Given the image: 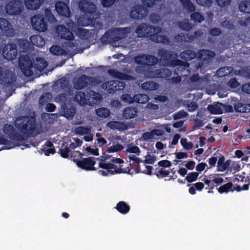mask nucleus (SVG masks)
I'll return each instance as SVG.
<instances>
[{"instance_id":"1","label":"nucleus","mask_w":250,"mask_h":250,"mask_svg":"<svg viewBox=\"0 0 250 250\" xmlns=\"http://www.w3.org/2000/svg\"><path fill=\"white\" fill-rule=\"evenodd\" d=\"M15 125L24 138L34 136L36 129L35 118L31 116H22L18 117Z\"/></svg>"},{"instance_id":"2","label":"nucleus","mask_w":250,"mask_h":250,"mask_svg":"<svg viewBox=\"0 0 250 250\" xmlns=\"http://www.w3.org/2000/svg\"><path fill=\"white\" fill-rule=\"evenodd\" d=\"M79 8L84 15L88 17V20L92 23L98 19L99 15L96 12L97 6L93 2L87 0H81L79 2Z\"/></svg>"},{"instance_id":"3","label":"nucleus","mask_w":250,"mask_h":250,"mask_svg":"<svg viewBox=\"0 0 250 250\" xmlns=\"http://www.w3.org/2000/svg\"><path fill=\"white\" fill-rule=\"evenodd\" d=\"M145 65H142L136 66V71L139 73L145 74L146 76L150 78H167L171 76V72L167 68L157 69L154 70L145 71Z\"/></svg>"},{"instance_id":"4","label":"nucleus","mask_w":250,"mask_h":250,"mask_svg":"<svg viewBox=\"0 0 250 250\" xmlns=\"http://www.w3.org/2000/svg\"><path fill=\"white\" fill-rule=\"evenodd\" d=\"M74 154L76 156H80L82 158V156H83V154L79 151H75ZM73 161L76 163L77 166L82 169L86 171L95 170L96 169L94 167L96 164L95 158L92 157H88L85 158H73Z\"/></svg>"},{"instance_id":"5","label":"nucleus","mask_w":250,"mask_h":250,"mask_svg":"<svg viewBox=\"0 0 250 250\" xmlns=\"http://www.w3.org/2000/svg\"><path fill=\"white\" fill-rule=\"evenodd\" d=\"M3 132L11 140L19 143V146H22L26 148L30 147V145L25 144L26 139L24 136L20 133L16 132L13 125L10 124H5L3 126Z\"/></svg>"},{"instance_id":"6","label":"nucleus","mask_w":250,"mask_h":250,"mask_svg":"<svg viewBox=\"0 0 250 250\" xmlns=\"http://www.w3.org/2000/svg\"><path fill=\"white\" fill-rule=\"evenodd\" d=\"M128 31L126 28H114L106 31L103 37L105 38L108 42L114 43L125 37Z\"/></svg>"},{"instance_id":"7","label":"nucleus","mask_w":250,"mask_h":250,"mask_svg":"<svg viewBox=\"0 0 250 250\" xmlns=\"http://www.w3.org/2000/svg\"><path fill=\"white\" fill-rule=\"evenodd\" d=\"M24 9L22 1L21 0H11L5 5V11L9 16H19Z\"/></svg>"},{"instance_id":"8","label":"nucleus","mask_w":250,"mask_h":250,"mask_svg":"<svg viewBox=\"0 0 250 250\" xmlns=\"http://www.w3.org/2000/svg\"><path fill=\"white\" fill-rule=\"evenodd\" d=\"M91 93H92L91 95L94 96L92 97L93 99L96 101L100 100L101 96L99 93L91 90L89 93L88 92H86V93L82 91L76 92L75 94L74 101L78 103L81 105L86 104L90 99Z\"/></svg>"},{"instance_id":"9","label":"nucleus","mask_w":250,"mask_h":250,"mask_svg":"<svg viewBox=\"0 0 250 250\" xmlns=\"http://www.w3.org/2000/svg\"><path fill=\"white\" fill-rule=\"evenodd\" d=\"M31 22L33 29L39 32H45L47 29V23L42 15H34L31 18Z\"/></svg>"},{"instance_id":"10","label":"nucleus","mask_w":250,"mask_h":250,"mask_svg":"<svg viewBox=\"0 0 250 250\" xmlns=\"http://www.w3.org/2000/svg\"><path fill=\"white\" fill-rule=\"evenodd\" d=\"M158 55L160 57V61L165 66H170L173 60L177 58L178 55L175 52L160 49L158 51Z\"/></svg>"},{"instance_id":"11","label":"nucleus","mask_w":250,"mask_h":250,"mask_svg":"<svg viewBox=\"0 0 250 250\" xmlns=\"http://www.w3.org/2000/svg\"><path fill=\"white\" fill-rule=\"evenodd\" d=\"M135 62L139 64L153 66L158 62V58L151 55L140 54L134 58Z\"/></svg>"},{"instance_id":"12","label":"nucleus","mask_w":250,"mask_h":250,"mask_svg":"<svg viewBox=\"0 0 250 250\" xmlns=\"http://www.w3.org/2000/svg\"><path fill=\"white\" fill-rule=\"evenodd\" d=\"M102 87L105 88L108 93L113 94L116 91L123 90L125 87V84L118 80L110 81L103 83Z\"/></svg>"},{"instance_id":"13","label":"nucleus","mask_w":250,"mask_h":250,"mask_svg":"<svg viewBox=\"0 0 250 250\" xmlns=\"http://www.w3.org/2000/svg\"><path fill=\"white\" fill-rule=\"evenodd\" d=\"M19 67L24 75L31 76L33 72L30 69L32 63L27 56L21 55L19 58Z\"/></svg>"},{"instance_id":"14","label":"nucleus","mask_w":250,"mask_h":250,"mask_svg":"<svg viewBox=\"0 0 250 250\" xmlns=\"http://www.w3.org/2000/svg\"><path fill=\"white\" fill-rule=\"evenodd\" d=\"M154 31L155 28L153 26L147 25L146 23H142L137 27L135 33L138 38H150L152 33Z\"/></svg>"},{"instance_id":"15","label":"nucleus","mask_w":250,"mask_h":250,"mask_svg":"<svg viewBox=\"0 0 250 250\" xmlns=\"http://www.w3.org/2000/svg\"><path fill=\"white\" fill-rule=\"evenodd\" d=\"M2 54L4 59L8 60H13L18 54L17 46L14 43L5 45L2 50Z\"/></svg>"},{"instance_id":"16","label":"nucleus","mask_w":250,"mask_h":250,"mask_svg":"<svg viewBox=\"0 0 250 250\" xmlns=\"http://www.w3.org/2000/svg\"><path fill=\"white\" fill-rule=\"evenodd\" d=\"M148 10L146 8L141 5H136L132 7L130 12V17L131 19L137 20H142L146 17Z\"/></svg>"},{"instance_id":"17","label":"nucleus","mask_w":250,"mask_h":250,"mask_svg":"<svg viewBox=\"0 0 250 250\" xmlns=\"http://www.w3.org/2000/svg\"><path fill=\"white\" fill-rule=\"evenodd\" d=\"M0 30L3 35L11 37L14 35V30L11 24L5 19L0 18Z\"/></svg>"},{"instance_id":"18","label":"nucleus","mask_w":250,"mask_h":250,"mask_svg":"<svg viewBox=\"0 0 250 250\" xmlns=\"http://www.w3.org/2000/svg\"><path fill=\"white\" fill-rule=\"evenodd\" d=\"M231 104L237 112L249 113L250 112V104H248L244 101L235 100Z\"/></svg>"},{"instance_id":"19","label":"nucleus","mask_w":250,"mask_h":250,"mask_svg":"<svg viewBox=\"0 0 250 250\" xmlns=\"http://www.w3.org/2000/svg\"><path fill=\"white\" fill-rule=\"evenodd\" d=\"M55 9L58 14L61 16L69 18L70 16V11L68 6L64 2L57 1L55 3Z\"/></svg>"},{"instance_id":"20","label":"nucleus","mask_w":250,"mask_h":250,"mask_svg":"<svg viewBox=\"0 0 250 250\" xmlns=\"http://www.w3.org/2000/svg\"><path fill=\"white\" fill-rule=\"evenodd\" d=\"M93 79L92 77L82 75L74 83V87L76 89H82L86 87L89 83Z\"/></svg>"},{"instance_id":"21","label":"nucleus","mask_w":250,"mask_h":250,"mask_svg":"<svg viewBox=\"0 0 250 250\" xmlns=\"http://www.w3.org/2000/svg\"><path fill=\"white\" fill-rule=\"evenodd\" d=\"M63 115L67 119H72L76 112V108L70 102L61 106Z\"/></svg>"},{"instance_id":"22","label":"nucleus","mask_w":250,"mask_h":250,"mask_svg":"<svg viewBox=\"0 0 250 250\" xmlns=\"http://www.w3.org/2000/svg\"><path fill=\"white\" fill-rule=\"evenodd\" d=\"M59 33L61 39L66 40L68 41H73L74 39L73 34L68 28L64 25H60L59 26Z\"/></svg>"},{"instance_id":"23","label":"nucleus","mask_w":250,"mask_h":250,"mask_svg":"<svg viewBox=\"0 0 250 250\" xmlns=\"http://www.w3.org/2000/svg\"><path fill=\"white\" fill-rule=\"evenodd\" d=\"M43 1V0H24V2L28 10H35L40 7Z\"/></svg>"},{"instance_id":"24","label":"nucleus","mask_w":250,"mask_h":250,"mask_svg":"<svg viewBox=\"0 0 250 250\" xmlns=\"http://www.w3.org/2000/svg\"><path fill=\"white\" fill-rule=\"evenodd\" d=\"M150 39L157 43H161L164 44H168L170 42L169 39L166 36L159 35L158 33H152Z\"/></svg>"},{"instance_id":"25","label":"nucleus","mask_w":250,"mask_h":250,"mask_svg":"<svg viewBox=\"0 0 250 250\" xmlns=\"http://www.w3.org/2000/svg\"><path fill=\"white\" fill-rule=\"evenodd\" d=\"M138 113V109L135 107H127L125 108L123 113V116L125 119H130L135 118Z\"/></svg>"},{"instance_id":"26","label":"nucleus","mask_w":250,"mask_h":250,"mask_svg":"<svg viewBox=\"0 0 250 250\" xmlns=\"http://www.w3.org/2000/svg\"><path fill=\"white\" fill-rule=\"evenodd\" d=\"M30 42L34 46L42 47L45 44V41L42 36L39 35H33L30 37Z\"/></svg>"},{"instance_id":"27","label":"nucleus","mask_w":250,"mask_h":250,"mask_svg":"<svg viewBox=\"0 0 250 250\" xmlns=\"http://www.w3.org/2000/svg\"><path fill=\"white\" fill-rule=\"evenodd\" d=\"M196 53L190 49H187L183 51L180 54V57L183 60L186 61H190L196 57Z\"/></svg>"},{"instance_id":"28","label":"nucleus","mask_w":250,"mask_h":250,"mask_svg":"<svg viewBox=\"0 0 250 250\" xmlns=\"http://www.w3.org/2000/svg\"><path fill=\"white\" fill-rule=\"evenodd\" d=\"M222 105V103L218 102L216 104L208 105L207 108L211 114H221L223 113Z\"/></svg>"},{"instance_id":"29","label":"nucleus","mask_w":250,"mask_h":250,"mask_svg":"<svg viewBox=\"0 0 250 250\" xmlns=\"http://www.w3.org/2000/svg\"><path fill=\"white\" fill-rule=\"evenodd\" d=\"M34 66L36 70L41 72L47 66V62L44 58L37 57Z\"/></svg>"},{"instance_id":"30","label":"nucleus","mask_w":250,"mask_h":250,"mask_svg":"<svg viewBox=\"0 0 250 250\" xmlns=\"http://www.w3.org/2000/svg\"><path fill=\"white\" fill-rule=\"evenodd\" d=\"M215 54L209 50H201L199 53V58L203 61H207L214 57Z\"/></svg>"},{"instance_id":"31","label":"nucleus","mask_w":250,"mask_h":250,"mask_svg":"<svg viewBox=\"0 0 250 250\" xmlns=\"http://www.w3.org/2000/svg\"><path fill=\"white\" fill-rule=\"evenodd\" d=\"M115 208L122 214L127 213L130 210V207L124 201H120L118 202Z\"/></svg>"},{"instance_id":"32","label":"nucleus","mask_w":250,"mask_h":250,"mask_svg":"<svg viewBox=\"0 0 250 250\" xmlns=\"http://www.w3.org/2000/svg\"><path fill=\"white\" fill-rule=\"evenodd\" d=\"M141 87L146 91H154L159 88V84L154 82H146L142 83Z\"/></svg>"},{"instance_id":"33","label":"nucleus","mask_w":250,"mask_h":250,"mask_svg":"<svg viewBox=\"0 0 250 250\" xmlns=\"http://www.w3.org/2000/svg\"><path fill=\"white\" fill-rule=\"evenodd\" d=\"M218 191L220 194L224 193H227L229 192H233L235 190V187L233 186L231 182H228L226 184L221 186L217 188Z\"/></svg>"},{"instance_id":"34","label":"nucleus","mask_w":250,"mask_h":250,"mask_svg":"<svg viewBox=\"0 0 250 250\" xmlns=\"http://www.w3.org/2000/svg\"><path fill=\"white\" fill-rule=\"evenodd\" d=\"M2 83L5 86H11L16 81V77L12 74H6L1 80Z\"/></svg>"},{"instance_id":"35","label":"nucleus","mask_w":250,"mask_h":250,"mask_svg":"<svg viewBox=\"0 0 250 250\" xmlns=\"http://www.w3.org/2000/svg\"><path fill=\"white\" fill-rule=\"evenodd\" d=\"M239 9L241 12L250 14V0H245L240 2Z\"/></svg>"},{"instance_id":"36","label":"nucleus","mask_w":250,"mask_h":250,"mask_svg":"<svg viewBox=\"0 0 250 250\" xmlns=\"http://www.w3.org/2000/svg\"><path fill=\"white\" fill-rule=\"evenodd\" d=\"M225 157L221 155L218 159L217 163L218 170L220 171H225L229 167L228 162H225Z\"/></svg>"},{"instance_id":"37","label":"nucleus","mask_w":250,"mask_h":250,"mask_svg":"<svg viewBox=\"0 0 250 250\" xmlns=\"http://www.w3.org/2000/svg\"><path fill=\"white\" fill-rule=\"evenodd\" d=\"M148 96L145 94H138L135 95V102L139 104H146L149 101Z\"/></svg>"},{"instance_id":"38","label":"nucleus","mask_w":250,"mask_h":250,"mask_svg":"<svg viewBox=\"0 0 250 250\" xmlns=\"http://www.w3.org/2000/svg\"><path fill=\"white\" fill-rule=\"evenodd\" d=\"M191 20L195 23H201L204 21L205 18L204 16L198 12H194L192 13L190 16Z\"/></svg>"},{"instance_id":"39","label":"nucleus","mask_w":250,"mask_h":250,"mask_svg":"<svg viewBox=\"0 0 250 250\" xmlns=\"http://www.w3.org/2000/svg\"><path fill=\"white\" fill-rule=\"evenodd\" d=\"M96 113L100 118H106L109 116L110 112L108 108L102 107L97 109L96 110Z\"/></svg>"},{"instance_id":"40","label":"nucleus","mask_w":250,"mask_h":250,"mask_svg":"<svg viewBox=\"0 0 250 250\" xmlns=\"http://www.w3.org/2000/svg\"><path fill=\"white\" fill-rule=\"evenodd\" d=\"M55 101L60 103L61 104V106L70 102L67 101V94L65 93L58 95L55 98Z\"/></svg>"},{"instance_id":"41","label":"nucleus","mask_w":250,"mask_h":250,"mask_svg":"<svg viewBox=\"0 0 250 250\" xmlns=\"http://www.w3.org/2000/svg\"><path fill=\"white\" fill-rule=\"evenodd\" d=\"M178 26L182 30L187 32L190 31L193 27V25L188 21H182L179 22Z\"/></svg>"},{"instance_id":"42","label":"nucleus","mask_w":250,"mask_h":250,"mask_svg":"<svg viewBox=\"0 0 250 250\" xmlns=\"http://www.w3.org/2000/svg\"><path fill=\"white\" fill-rule=\"evenodd\" d=\"M111 128L122 131L127 129V126L123 122H114L111 125Z\"/></svg>"},{"instance_id":"43","label":"nucleus","mask_w":250,"mask_h":250,"mask_svg":"<svg viewBox=\"0 0 250 250\" xmlns=\"http://www.w3.org/2000/svg\"><path fill=\"white\" fill-rule=\"evenodd\" d=\"M183 3L184 7L188 10V12H194L195 11V7L190 0H180Z\"/></svg>"},{"instance_id":"44","label":"nucleus","mask_w":250,"mask_h":250,"mask_svg":"<svg viewBox=\"0 0 250 250\" xmlns=\"http://www.w3.org/2000/svg\"><path fill=\"white\" fill-rule=\"evenodd\" d=\"M44 16L45 17V19H46L48 21L51 23H54L57 21L52 11L49 9H46L45 10Z\"/></svg>"},{"instance_id":"45","label":"nucleus","mask_w":250,"mask_h":250,"mask_svg":"<svg viewBox=\"0 0 250 250\" xmlns=\"http://www.w3.org/2000/svg\"><path fill=\"white\" fill-rule=\"evenodd\" d=\"M57 85L59 84L58 87L61 89L66 90L69 88L68 82L66 80L65 78H61V79L58 80V82H56Z\"/></svg>"},{"instance_id":"46","label":"nucleus","mask_w":250,"mask_h":250,"mask_svg":"<svg viewBox=\"0 0 250 250\" xmlns=\"http://www.w3.org/2000/svg\"><path fill=\"white\" fill-rule=\"evenodd\" d=\"M75 132L77 134L82 135L89 134L90 132V129L87 127L78 126L75 128Z\"/></svg>"},{"instance_id":"47","label":"nucleus","mask_w":250,"mask_h":250,"mask_svg":"<svg viewBox=\"0 0 250 250\" xmlns=\"http://www.w3.org/2000/svg\"><path fill=\"white\" fill-rule=\"evenodd\" d=\"M188 66L189 64L188 62H183L180 60L176 59V58H175L174 60H173V62L170 66H179L185 68L186 67H188Z\"/></svg>"},{"instance_id":"48","label":"nucleus","mask_w":250,"mask_h":250,"mask_svg":"<svg viewBox=\"0 0 250 250\" xmlns=\"http://www.w3.org/2000/svg\"><path fill=\"white\" fill-rule=\"evenodd\" d=\"M199 176V173L196 172H191L188 173L185 180L188 183H192L197 180V178Z\"/></svg>"},{"instance_id":"49","label":"nucleus","mask_w":250,"mask_h":250,"mask_svg":"<svg viewBox=\"0 0 250 250\" xmlns=\"http://www.w3.org/2000/svg\"><path fill=\"white\" fill-rule=\"evenodd\" d=\"M123 149V146L121 144H118L108 147L107 151L109 153L117 152L122 150Z\"/></svg>"},{"instance_id":"50","label":"nucleus","mask_w":250,"mask_h":250,"mask_svg":"<svg viewBox=\"0 0 250 250\" xmlns=\"http://www.w3.org/2000/svg\"><path fill=\"white\" fill-rule=\"evenodd\" d=\"M52 95L49 92L43 93L39 99V102L42 104H44L51 98Z\"/></svg>"},{"instance_id":"51","label":"nucleus","mask_w":250,"mask_h":250,"mask_svg":"<svg viewBox=\"0 0 250 250\" xmlns=\"http://www.w3.org/2000/svg\"><path fill=\"white\" fill-rule=\"evenodd\" d=\"M229 73L230 71L228 67H221L217 71V74L220 77H224L229 74Z\"/></svg>"},{"instance_id":"52","label":"nucleus","mask_w":250,"mask_h":250,"mask_svg":"<svg viewBox=\"0 0 250 250\" xmlns=\"http://www.w3.org/2000/svg\"><path fill=\"white\" fill-rule=\"evenodd\" d=\"M63 50L58 45H53L50 48V51L55 55H61L62 54Z\"/></svg>"},{"instance_id":"53","label":"nucleus","mask_w":250,"mask_h":250,"mask_svg":"<svg viewBox=\"0 0 250 250\" xmlns=\"http://www.w3.org/2000/svg\"><path fill=\"white\" fill-rule=\"evenodd\" d=\"M121 99L123 101L128 104H132L135 102V95L131 97L130 94H125L122 95Z\"/></svg>"},{"instance_id":"54","label":"nucleus","mask_w":250,"mask_h":250,"mask_svg":"<svg viewBox=\"0 0 250 250\" xmlns=\"http://www.w3.org/2000/svg\"><path fill=\"white\" fill-rule=\"evenodd\" d=\"M99 167L106 170H112V169H115L117 167L116 165L111 163H100Z\"/></svg>"},{"instance_id":"55","label":"nucleus","mask_w":250,"mask_h":250,"mask_svg":"<svg viewBox=\"0 0 250 250\" xmlns=\"http://www.w3.org/2000/svg\"><path fill=\"white\" fill-rule=\"evenodd\" d=\"M188 113L184 110H180L173 115L174 120H178L181 118H185L187 116Z\"/></svg>"},{"instance_id":"56","label":"nucleus","mask_w":250,"mask_h":250,"mask_svg":"<svg viewBox=\"0 0 250 250\" xmlns=\"http://www.w3.org/2000/svg\"><path fill=\"white\" fill-rule=\"evenodd\" d=\"M181 145L187 150H190L192 148L193 145L191 142H187L186 138H182L180 140Z\"/></svg>"},{"instance_id":"57","label":"nucleus","mask_w":250,"mask_h":250,"mask_svg":"<svg viewBox=\"0 0 250 250\" xmlns=\"http://www.w3.org/2000/svg\"><path fill=\"white\" fill-rule=\"evenodd\" d=\"M145 158V160L142 162L145 164H153L156 160V156L151 155L149 153H148Z\"/></svg>"},{"instance_id":"58","label":"nucleus","mask_w":250,"mask_h":250,"mask_svg":"<svg viewBox=\"0 0 250 250\" xmlns=\"http://www.w3.org/2000/svg\"><path fill=\"white\" fill-rule=\"evenodd\" d=\"M98 173L103 176H106L109 173L113 175L114 173H120L121 171L120 169H115L114 171L112 170H106V171L99 170Z\"/></svg>"},{"instance_id":"59","label":"nucleus","mask_w":250,"mask_h":250,"mask_svg":"<svg viewBox=\"0 0 250 250\" xmlns=\"http://www.w3.org/2000/svg\"><path fill=\"white\" fill-rule=\"evenodd\" d=\"M88 31L85 29L79 28H78L76 34V35L82 38H85V36L87 35Z\"/></svg>"},{"instance_id":"60","label":"nucleus","mask_w":250,"mask_h":250,"mask_svg":"<svg viewBox=\"0 0 250 250\" xmlns=\"http://www.w3.org/2000/svg\"><path fill=\"white\" fill-rule=\"evenodd\" d=\"M61 156L63 158H67L69 157V154L70 150L68 147L66 146L64 148H61L59 150Z\"/></svg>"},{"instance_id":"61","label":"nucleus","mask_w":250,"mask_h":250,"mask_svg":"<svg viewBox=\"0 0 250 250\" xmlns=\"http://www.w3.org/2000/svg\"><path fill=\"white\" fill-rule=\"evenodd\" d=\"M126 151L129 153L136 154L138 156H139L141 153L140 148L138 146H136L128 147L126 149Z\"/></svg>"},{"instance_id":"62","label":"nucleus","mask_w":250,"mask_h":250,"mask_svg":"<svg viewBox=\"0 0 250 250\" xmlns=\"http://www.w3.org/2000/svg\"><path fill=\"white\" fill-rule=\"evenodd\" d=\"M150 21L153 24H157L160 21V16L155 13H151L149 16Z\"/></svg>"},{"instance_id":"63","label":"nucleus","mask_w":250,"mask_h":250,"mask_svg":"<svg viewBox=\"0 0 250 250\" xmlns=\"http://www.w3.org/2000/svg\"><path fill=\"white\" fill-rule=\"evenodd\" d=\"M41 151L43 152L46 156H49L50 154H53L55 153V149L54 147L53 148H46V147L43 146L41 149Z\"/></svg>"},{"instance_id":"64","label":"nucleus","mask_w":250,"mask_h":250,"mask_svg":"<svg viewBox=\"0 0 250 250\" xmlns=\"http://www.w3.org/2000/svg\"><path fill=\"white\" fill-rule=\"evenodd\" d=\"M209 34L212 36H218L222 33L221 30L217 27L211 28L209 30Z\"/></svg>"}]
</instances>
